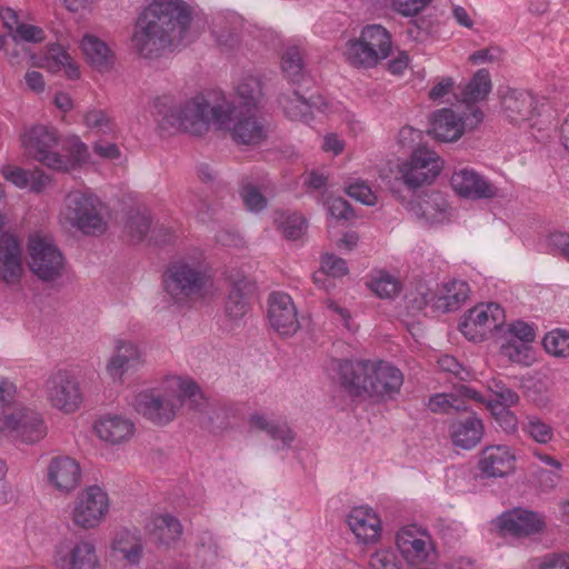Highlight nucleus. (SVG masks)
Returning a JSON list of instances; mask_svg holds the SVG:
<instances>
[{
    "label": "nucleus",
    "instance_id": "nucleus-4",
    "mask_svg": "<svg viewBox=\"0 0 569 569\" xmlns=\"http://www.w3.org/2000/svg\"><path fill=\"white\" fill-rule=\"evenodd\" d=\"M223 106H210L203 97H194L178 104L171 97H158L153 101V114L163 130L184 131L194 136L204 133L210 123H227L221 113Z\"/></svg>",
    "mask_w": 569,
    "mask_h": 569
},
{
    "label": "nucleus",
    "instance_id": "nucleus-53",
    "mask_svg": "<svg viewBox=\"0 0 569 569\" xmlns=\"http://www.w3.org/2000/svg\"><path fill=\"white\" fill-rule=\"evenodd\" d=\"M523 431L536 442L546 445L553 439V429L539 417H528Z\"/></svg>",
    "mask_w": 569,
    "mask_h": 569
},
{
    "label": "nucleus",
    "instance_id": "nucleus-7",
    "mask_svg": "<svg viewBox=\"0 0 569 569\" xmlns=\"http://www.w3.org/2000/svg\"><path fill=\"white\" fill-rule=\"evenodd\" d=\"M459 393L466 399L483 405L505 432L515 433L518 430V419L509 408L517 405L519 397L500 380L488 381L486 393L469 387H461Z\"/></svg>",
    "mask_w": 569,
    "mask_h": 569
},
{
    "label": "nucleus",
    "instance_id": "nucleus-14",
    "mask_svg": "<svg viewBox=\"0 0 569 569\" xmlns=\"http://www.w3.org/2000/svg\"><path fill=\"white\" fill-rule=\"evenodd\" d=\"M443 161L428 148L416 149L410 158L399 164V178L408 188H418L430 183L440 173Z\"/></svg>",
    "mask_w": 569,
    "mask_h": 569
},
{
    "label": "nucleus",
    "instance_id": "nucleus-32",
    "mask_svg": "<svg viewBox=\"0 0 569 569\" xmlns=\"http://www.w3.org/2000/svg\"><path fill=\"white\" fill-rule=\"evenodd\" d=\"M33 66L51 73L63 71L69 80H78L81 76L78 62L60 44H50L41 57H32Z\"/></svg>",
    "mask_w": 569,
    "mask_h": 569
},
{
    "label": "nucleus",
    "instance_id": "nucleus-30",
    "mask_svg": "<svg viewBox=\"0 0 569 569\" xmlns=\"http://www.w3.org/2000/svg\"><path fill=\"white\" fill-rule=\"evenodd\" d=\"M24 273L22 248L18 239L10 233L0 237V281L17 284Z\"/></svg>",
    "mask_w": 569,
    "mask_h": 569
},
{
    "label": "nucleus",
    "instance_id": "nucleus-12",
    "mask_svg": "<svg viewBox=\"0 0 569 569\" xmlns=\"http://www.w3.org/2000/svg\"><path fill=\"white\" fill-rule=\"evenodd\" d=\"M30 270L43 281H54L64 271V258L52 239L32 234L28 241Z\"/></svg>",
    "mask_w": 569,
    "mask_h": 569
},
{
    "label": "nucleus",
    "instance_id": "nucleus-51",
    "mask_svg": "<svg viewBox=\"0 0 569 569\" xmlns=\"http://www.w3.org/2000/svg\"><path fill=\"white\" fill-rule=\"evenodd\" d=\"M543 347L546 351L559 358L569 356V333L561 329L548 332L543 338Z\"/></svg>",
    "mask_w": 569,
    "mask_h": 569
},
{
    "label": "nucleus",
    "instance_id": "nucleus-27",
    "mask_svg": "<svg viewBox=\"0 0 569 569\" xmlns=\"http://www.w3.org/2000/svg\"><path fill=\"white\" fill-rule=\"evenodd\" d=\"M346 522L357 543L366 546L375 545L381 538V518L369 506L353 507L348 512Z\"/></svg>",
    "mask_w": 569,
    "mask_h": 569
},
{
    "label": "nucleus",
    "instance_id": "nucleus-60",
    "mask_svg": "<svg viewBox=\"0 0 569 569\" xmlns=\"http://www.w3.org/2000/svg\"><path fill=\"white\" fill-rule=\"evenodd\" d=\"M508 332L513 340L525 343L532 342L536 337L533 328L523 321H516L511 323Z\"/></svg>",
    "mask_w": 569,
    "mask_h": 569
},
{
    "label": "nucleus",
    "instance_id": "nucleus-23",
    "mask_svg": "<svg viewBox=\"0 0 569 569\" xmlns=\"http://www.w3.org/2000/svg\"><path fill=\"white\" fill-rule=\"evenodd\" d=\"M541 515L521 508H515L500 515L492 526L501 535L527 537L539 533L545 528Z\"/></svg>",
    "mask_w": 569,
    "mask_h": 569
},
{
    "label": "nucleus",
    "instance_id": "nucleus-62",
    "mask_svg": "<svg viewBox=\"0 0 569 569\" xmlns=\"http://www.w3.org/2000/svg\"><path fill=\"white\" fill-rule=\"evenodd\" d=\"M501 58V50L496 47L480 49L470 54L469 60L473 64L493 63Z\"/></svg>",
    "mask_w": 569,
    "mask_h": 569
},
{
    "label": "nucleus",
    "instance_id": "nucleus-19",
    "mask_svg": "<svg viewBox=\"0 0 569 569\" xmlns=\"http://www.w3.org/2000/svg\"><path fill=\"white\" fill-rule=\"evenodd\" d=\"M147 362L144 348L138 341L118 338L112 355L106 363V372L113 381H121L129 370H137Z\"/></svg>",
    "mask_w": 569,
    "mask_h": 569
},
{
    "label": "nucleus",
    "instance_id": "nucleus-10",
    "mask_svg": "<svg viewBox=\"0 0 569 569\" xmlns=\"http://www.w3.org/2000/svg\"><path fill=\"white\" fill-rule=\"evenodd\" d=\"M470 289L466 281L449 280L431 290L425 282H419L407 295L408 301L413 308L421 310L431 306L435 311L447 313L458 310L467 300Z\"/></svg>",
    "mask_w": 569,
    "mask_h": 569
},
{
    "label": "nucleus",
    "instance_id": "nucleus-56",
    "mask_svg": "<svg viewBox=\"0 0 569 569\" xmlns=\"http://www.w3.org/2000/svg\"><path fill=\"white\" fill-rule=\"evenodd\" d=\"M150 217L147 213L137 212L128 219L126 229L130 239L134 242L141 241L150 229Z\"/></svg>",
    "mask_w": 569,
    "mask_h": 569
},
{
    "label": "nucleus",
    "instance_id": "nucleus-43",
    "mask_svg": "<svg viewBox=\"0 0 569 569\" xmlns=\"http://www.w3.org/2000/svg\"><path fill=\"white\" fill-rule=\"evenodd\" d=\"M146 529L161 543H170L181 535L180 522L170 515L153 516L146 526Z\"/></svg>",
    "mask_w": 569,
    "mask_h": 569
},
{
    "label": "nucleus",
    "instance_id": "nucleus-47",
    "mask_svg": "<svg viewBox=\"0 0 569 569\" xmlns=\"http://www.w3.org/2000/svg\"><path fill=\"white\" fill-rule=\"evenodd\" d=\"M274 222L288 239L300 238L306 229V219L298 212L278 211L274 214Z\"/></svg>",
    "mask_w": 569,
    "mask_h": 569
},
{
    "label": "nucleus",
    "instance_id": "nucleus-18",
    "mask_svg": "<svg viewBox=\"0 0 569 569\" xmlns=\"http://www.w3.org/2000/svg\"><path fill=\"white\" fill-rule=\"evenodd\" d=\"M221 113L227 123H219L218 128L230 131L237 143L258 144L266 139L267 129L253 111L238 110L237 107L226 104Z\"/></svg>",
    "mask_w": 569,
    "mask_h": 569
},
{
    "label": "nucleus",
    "instance_id": "nucleus-50",
    "mask_svg": "<svg viewBox=\"0 0 569 569\" xmlns=\"http://www.w3.org/2000/svg\"><path fill=\"white\" fill-rule=\"evenodd\" d=\"M500 352L510 361L522 366H530L533 361V355L529 343L516 341L513 339L503 343L500 348Z\"/></svg>",
    "mask_w": 569,
    "mask_h": 569
},
{
    "label": "nucleus",
    "instance_id": "nucleus-3",
    "mask_svg": "<svg viewBox=\"0 0 569 569\" xmlns=\"http://www.w3.org/2000/svg\"><path fill=\"white\" fill-rule=\"evenodd\" d=\"M330 370L353 396L393 399L403 383L402 372L386 361L331 360Z\"/></svg>",
    "mask_w": 569,
    "mask_h": 569
},
{
    "label": "nucleus",
    "instance_id": "nucleus-59",
    "mask_svg": "<svg viewBox=\"0 0 569 569\" xmlns=\"http://www.w3.org/2000/svg\"><path fill=\"white\" fill-rule=\"evenodd\" d=\"M12 39L14 41L39 43L46 39V34L44 31L37 26L22 23L18 27V30L12 33Z\"/></svg>",
    "mask_w": 569,
    "mask_h": 569
},
{
    "label": "nucleus",
    "instance_id": "nucleus-9",
    "mask_svg": "<svg viewBox=\"0 0 569 569\" xmlns=\"http://www.w3.org/2000/svg\"><path fill=\"white\" fill-rule=\"evenodd\" d=\"M208 281V266L203 253L196 251L174 262L166 280L168 293L177 301L199 295Z\"/></svg>",
    "mask_w": 569,
    "mask_h": 569
},
{
    "label": "nucleus",
    "instance_id": "nucleus-29",
    "mask_svg": "<svg viewBox=\"0 0 569 569\" xmlns=\"http://www.w3.org/2000/svg\"><path fill=\"white\" fill-rule=\"evenodd\" d=\"M97 437L111 446H119L132 439L136 425L131 418L122 413H104L93 425Z\"/></svg>",
    "mask_w": 569,
    "mask_h": 569
},
{
    "label": "nucleus",
    "instance_id": "nucleus-38",
    "mask_svg": "<svg viewBox=\"0 0 569 569\" xmlns=\"http://www.w3.org/2000/svg\"><path fill=\"white\" fill-rule=\"evenodd\" d=\"M62 153L58 152L59 163L53 170L69 172L87 164L90 160L88 146L78 136H68L60 140Z\"/></svg>",
    "mask_w": 569,
    "mask_h": 569
},
{
    "label": "nucleus",
    "instance_id": "nucleus-13",
    "mask_svg": "<svg viewBox=\"0 0 569 569\" xmlns=\"http://www.w3.org/2000/svg\"><path fill=\"white\" fill-rule=\"evenodd\" d=\"M21 147L26 154L53 170L59 163L57 148L60 144L58 131L44 124H36L27 129L20 138Z\"/></svg>",
    "mask_w": 569,
    "mask_h": 569
},
{
    "label": "nucleus",
    "instance_id": "nucleus-16",
    "mask_svg": "<svg viewBox=\"0 0 569 569\" xmlns=\"http://www.w3.org/2000/svg\"><path fill=\"white\" fill-rule=\"evenodd\" d=\"M397 550L410 565H421L432 559L435 543L428 530L417 525H407L396 532Z\"/></svg>",
    "mask_w": 569,
    "mask_h": 569
},
{
    "label": "nucleus",
    "instance_id": "nucleus-48",
    "mask_svg": "<svg viewBox=\"0 0 569 569\" xmlns=\"http://www.w3.org/2000/svg\"><path fill=\"white\" fill-rule=\"evenodd\" d=\"M349 272L347 262L332 253L323 254L321 259L320 270L313 274L315 282L327 289L328 287L322 281L325 276L332 278H341Z\"/></svg>",
    "mask_w": 569,
    "mask_h": 569
},
{
    "label": "nucleus",
    "instance_id": "nucleus-35",
    "mask_svg": "<svg viewBox=\"0 0 569 569\" xmlns=\"http://www.w3.org/2000/svg\"><path fill=\"white\" fill-rule=\"evenodd\" d=\"M79 47L87 63L99 72H107L113 67L114 53L107 42L99 37L84 33Z\"/></svg>",
    "mask_w": 569,
    "mask_h": 569
},
{
    "label": "nucleus",
    "instance_id": "nucleus-44",
    "mask_svg": "<svg viewBox=\"0 0 569 569\" xmlns=\"http://www.w3.org/2000/svg\"><path fill=\"white\" fill-rule=\"evenodd\" d=\"M490 73L486 69L478 70L461 92V99L466 103L482 101L491 91Z\"/></svg>",
    "mask_w": 569,
    "mask_h": 569
},
{
    "label": "nucleus",
    "instance_id": "nucleus-22",
    "mask_svg": "<svg viewBox=\"0 0 569 569\" xmlns=\"http://www.w3.org/2000/svg\"><path fill=\"white\" fill-rule=\"evenodd\" d=\"M482 121V112L475 110L470 116L462 117L452 109L443 108L432 116L430 133L442 142L460 139L467 128H473Z\"/></svg>",
    "mask_w": 569,
    "mask_h": 569
},
{
    "label": "nucleus",
    "instance_id": "nucleus-63",
    "mask_svg": "<svg viewBox=\"0 0 569 569\" xmlns=\"http://www.w3.org/2000/svg\"><path fill=\"white\" fill-rule=\"evenodd\" d=\"M92 148L97 156L107 160H117L121 157L120 148L112 142L97 141Z\"/></svg>",
    "mask_w": 569,
    "mask_h": 569
},
{
    "label": "nucleus",
    "instance_id": "nucleus-15",
    "mask_svg": "<svg viewBox=\"0 0 569 569\" xmlns=\"http://www.w3.org/2000/svg\"><path fill=\"white\" fill-rule=\"evenodd\" d=\"M503 321L505 311L498 303H479L465 313L459 329L468 340L482 341Z\"/></svg>",
    "mask_w": 569,
    "mask_h": 569
},
{
    "label": "nucleus",
    "instance_id": "nucleus-45",
    "mask_svg": "<svg viewBox=\"0 0 569 569\" xmlns=\"http://www.w3.org/2000/svg\"><path fill=\"white\" fill-rule=\"evenodd\" d=\"M281 69L287 79L292 83H299L306 76L303 54L300 48L288 47L281 57Z\"/></svg>",
    "mask_w": 569,
    "mask_h": 569
},
{
    "label": "nucleus",
    "instance_id": "nucleus-49",
    "mask_svg": "<svg viewBox=\"0 0 569 569\" xmlns=\"http://www.w3.org/2000/svg\"><path fill=\"white\" fill-rule=\"evenodd\" d=\"M368 569H403L402 561L391 547L376 549L368 559Z\"/></svg>",
    "mask_w": 569,
    "mask_h": 569
},
{
    "label": "nucleus",
    "instance_id": "nucleus-41",
    "mask_svg": "<svg viewBox=\"0 0 569 569\" xmlns=\"http://www.w3.org/2000/svg\"><path fill=\"white\" fill-rule=\"evenodd\" d=\"M252 428L266 432L273 441L279 442L282 448L290 447L295 440V432L288 423L269 418L261 412H254L249 418Z\"/></svg>",
    "mask_w": 569,
    "mask_h": 569
},
{
    "label": "nucleus",
    "instance_id": "nucleus-21",
    "mask_svg": "<svg viewBox=\"0 0 569 569\" xmlns=\"http://www.w3.org/2000/svg\"><path fill=\"white\" fill-rule=\"evenodd\" d=\"M46 398L50 405L63 412H74L82 402L78 380L67 371L53 373L46 382Z\"/></svg>",
    "mask_w": 569,
    "mask_h": 569
},
{
    "label": "nucleus",
    "instance_id": "nucleus-39",
    "mask_svg": "<svg viewBox=\"0 0 569 569\" xmlns=\"http://www.w3.org/2000/svg\"><path fill=\"white\" fill-rule=\"evenodd\" d=\"M112 555L130 565L139 563L143 553V543L137 529L121 528L111 541Z\"/></svg>",
    "mask_w": 569,
    "mask_h": 569
},
{
    "label": "nucleus",
    "instance_id": "nucleus-26",
    "mask_svg": "<svg viewBox=\"0 0 569 569\" xmlns=\"http://www.w3.org/2000/svg\"><path fill=\"white\" fill-rule=\"evenodd\" d=\"M81 475L80 463L69 456L52 457L46 470L48 485L63 495H68L79 487Z\"/></svg>",
    "mask_w": 569,
    "mask_h": 569
},
{
    "label": "nucleus",
    "instance_id": "nucleus-40",
    "mask_svg": "<svg viewBox=\"0 0 569 569\" xmlns=\"http://www.w3.org/2000/svg\"><path fill=\"white\" fill-rule=\"evenodd\" d=\"M262 101L261 82L258 78L247 76L241 78L234 87L232 100L224 101L221 106L229 104L231 108L237 107L238 110L253 111Z\"/></svg>",
    "mask_w": 569,
    "mask_h": 569
},
{
    "label": "nucleus",
    "instance_id": "nucleus-8",
    "mask_svg": "<svg viewBox=\"0 0 569 569\" xmlns=\"http://www.w3.org/2000/svg\"><path fill=\"white\" fill-rule=\"evenodd\" d=\"M392 49L390 32L381 24L366 26L359 38L349 40L345 57L355 67L372 68L387 59Z\"/></svg>",
    "mask_w": 569,
    "mask_h": 569
},
{
    "label": "nucleus",
    "instance_id": "nucleus-24",
    "mask_svg": "<svg viewBox=\"0 0 569 569\" xmlns=\"http://www.w3.org/2000/svg\"><path fill=\"white\" fill-rule=\"evenodd\" d=\"M450 186L459 197L469 200L492 199L499 193L491 181L471 168L455 170Z\"/></svg>",
    "mask_w": 569,
    "mask_h": 569
},
{
    "label": "nucleus",
    "instance_id": "nucleus-5",
    "mask_svg": "<svg viewBox=\"0 0 569 569\" xmlns=\"http://www.w3.org/2000/svg\"><path fill=\"white\" fill-rule=\"evenodd\" d=\"M59 223L64 228L77 229L83 234L100 236L108 229L107 207L91 192L71 191L63 200Z\"/></svg>",
    "mask_w": 569,
    "mask_h": 569
},
{
    "label": "nucleus",
    "instance_id": "nucleus-31",
    "mask_svg": "<svg viewBox=\"0 0 569 569\" xmlns=\"http://www.w3.org/2000/svg\"><path fill=\"white\" fill-rule=\"evenodd\" d=\"M412 214L423 224L443 223L449 219V206L440 192H430L417 197L410 208Z\"/></svg>",
    "mask_w": 569,
    "mask_h": 569
},
{
    "label": "nucleus",
    "instance_id": "nucleus-36",
    "mask_svg": "<svg viewBox=\"0 0 569 569\" xmlns=\"http://www.w3.org/2000/svg\"><path fill=\"white\" fill-rule=\"evenodd\" d=\"M501 106L509 122L520 124L532 117L536 101L529 92L508 89L502 94Z\"/></svg>",
    "mask_w": 569,
    "mask_h": 569
},
{
    "label": "nucleus",
    "instance_id": "nucleus-20",
    "mask_svg": "<svg viewBox=\"0 0 569 569\" xmlns=\"http://www.w3.org/2000/svg\"><path fill=\"white\" fill-rule=\"evenodd\" d=\"M98 563L96 546L91 540L63 539L54 548L53 565L58 569H96Z\"/></svg>",
    "mask_w": 569,
    "mask_h": 569
},
{
    "label": "nucleus",
    "instance_id": "nucleus-17",
    "mask_svg": "<svg viewBox=\"0 0 569 569\" xmlns=\"http://www.w3.org/2000/svg\"><path fill=\"white\" fill-rule=\"evenodd\" d=\"M110 501L107 492L98 486L84 489L77 498L72 520L83 529L98 527L107 517Z\"/></svg>",
    "mask_w": 569,
    "mask_h": 569
},
{
    "label": "nucleus",
    "instance_id": "nucleus-11",
    "mask_svg": "<svg viewBox=\"0 0 569 569\" xmlns=\"http://www.w3.org/2000/svg\"><path fill=\"white\" fill-rule=\"evenodd\" d=\"M279 103L286 116L291 120L309 122L313 119V110L316 109L329 117L337 116L339 119L350 124L352 130L357 129L356 126L360 128L359 122L355 120L352 113L345 110L340 103L328 101L322 97H317L312 101H308L297 91H292L291 93H283L279 99Z\"/></svg>",
    "mask_w": 569,
    "mask_h": 569
},
{
    "label": "nucleus",
    "instance_id": "nucleus-64",
    "mask_svg": "<svg viewBox=\"0 0 569 569\" xmlns=\"http://www.w3.org/2000/svg\"><path fill=\"white\" fill-rule=\"evenodd\" d=\"M538 481L540 483V486L545 489V490H552L555 489L560 479H561V470H545V469H541L538 471Z\"/></svg>",
    "mask_w": 569,
    "mask_h": 569
},
{
    "label": "nucleus",
    "instance_id": "nucleus-2",
    "mask_svg": "<svg viewBox=\"0 0 569 569\" xmlns=\"http://www.w3.org/2000/svg\"><path fill=\"white\" fill-rule=\"evenodd\" d=\"M202 400V391L191 377L167 375L159 386L137 392L131 405L150 422L166 426L176 419L186 402L198 409Z\"/></svg>",
    "mask_w": 569,
    "mask_h": 569
},
{
    "label": "nucleus",
    "instance_id": "nucleus-25",
    "mask_svg": "<svg viewBox=\"0 0 569 569\" xmlns=\"http://www.w3.org/2000/svg\"><path fill=\"white\" fill-rule=\"evenodd\" d=\"M516 451L507 445L485 447L478 458L477 468L483 478H505L516 470Z\"/></svg>",
    "mask_w": 569,
    "mask_h": 569
},
{
    "label": "nucleus",
    "instance_id": "nucleus-34",
    "mask_svg": "<svg viewBox=\"0 0 569 569\" xmlns=\"http://www.w3.org/2000/svg\"><path fill=\"white\" fill-rule=\"evenodd\" d=\"M1 176L19 189H29L34 193L42 192L51 182L48 176L41 169H23L11 164L0 167Z\"/></svg>",
    "mask_w": 569,
    "mask_h": 569
},
{
    "label": "nucleus",
    "instance_id": "nucleus-54",
    "mask_svg": "<svg viewBox=\"0 0 569 569\" xmlns=\"http://www.w3.org/2000/svg\"><path fill=\"white\" fill-rule=\"evenodd\" d=\"M428 408L436 413H449L451 410L461 411L467 407L453 393H437L430 397Z\"/></svg>",
    "mask_w": 569,
    "mask_h": 569
},
{
    "label": "nucleus",
    "instance_id": "nucleus-55",
    "mask_svg": "<svg viewBox=\"0 0 569 569\" xmlns=\"http://www.w3.org/2000/svg\"><path fill=\"white\" fill-rule=\"evenodd\" d=\"M433 0H390L392 11L403 18H413L429 7Z\"/></svg>",
    "mask_w": 569,
    "mask_h": 569
},
{
    "label": "nucleus",
    "instance_id": "nucleus-58",
    "mask_svg": "<svg viewBox=\"0 0 569 569\" xmlns=\"http://www.w3.org/2000/svg\"><path fill=\"white\" fill-rule=\"evenodd\" d=\"M241 197L244 206L250 211H260L266 208V197L252 184L242 188Z\"/></svg>",
    "mask_w": 569,
    "mask_h": 569
},
{
    "label": "nucleus",
    "instance_id": "nucleus-52",
    "mask_svg": "<svg viewBox=\"0 0 569 569\" xmlns=\"http://www.w3.org/2000/svg\"><path fill=\"white\" fill-rule=\"evenodd\" d=\"M346 193L366 206H375L377 203V194L371 187L361 179H350L345 184Z\"/></svg>",
    "mask_w": 569,
    "mask_h": 569
},
{
    "label": "nucleus",
    "instance_id": "nucleus-28",
    "mask_svg": "<svg viewBox=\"0 0 569 569\" xmlns=\"http://www.w3.org/2000/svg\"><path fill=\"white\" fill-rule=\"evenodd\" d=\"M268 305V320L271 328L279 336H293L300 325L291 297L284 292H272L269 296Z\"/></svg>",
    "mask_w": 569,
    "mask_h": 569
},
{
    "label": "nucleus",
    "instance_id": "nucleus-37",
    "mask_svg": "<svg viewBox=\"0 0 569 569\" xmlns=\"http://www.w3.org/2000/svg\"><path fill=\"white\" fill-rule=\"evenodd\" d=\"M483 433L482 420L475 415L453 421L449 428L452 445L463 450L475 448L481 441Z\"/></svg>",
    "mask_w": 569,
    "mask_h": 569
},
{
    "label": "nucleus",
    "instance_id": "nucleus-42",
    "mask_svg": "<svg viewBox=\"0 0 569 569\" xmlns=\"http://www.w3.org/2000/svg\"><path fill=\"white\" fill-rule=\"evenodd\" d=\"M366 284L380 299H392L402 288L399 278L385 269L373 270L368 276Z\"/></svg>",
    "mask_w": 569,
    "mask_h": 569
},
{
    "label": "nucleus",
    "instance_id": "nucleus-1",
    "mask_svg": "<svg viewBox=\"0 0 569 569\" xmlns=\"http://www.w3.org/2000/svg\"><path fill=\"white\" fill-rule=\"evenodd\" d=\"M191 14L183 0H152L133 24L130 50L140 59H159L188 40Z\"/></svg>",
    "mask_w": 569,
    "mask_h": 569
},
{
    "label": "nucleus",
    "instance_id": "nucleus-61",
    "mask_svg": "<svg viewBox=\"0 0 569 569\" xmlns=\"http://www.w3.org/2000/svg\"><path fill=\"white\" fill-rule=\"evenodd\" d=\"M536 569H569V555H547L538 560Z\"/></svg>",
    "mask_w": 569,
    "mask_h": 569
},
{
    "label": "nucleus",
    "instance_id": "nucleus-57",
    "mask_svg": "<svg viewBox=\"0 0 569 569\" xmlns=\"http://www.w3.org/2000/svg\"><path fill=\"white\" fill-rule=\"evenodd\" d=\"M328 213L337 220H349L353 217V211L348 203L341 197L329 196L323 202Z\"/></svg>",
    "mask_w": 569,
    "mask_h": 569
},
{
    "label": "nucleus",
    "instance_id": "nucleus-6",
    "mask_svg": "<svg viewBox=\"0 0 569 569\" xmlns=\"http://www.w3.org/2000/svg\"><path fill=\"white\" fill-rule=\"evenodd\" d=\"M48 432L42 415L27 406L9 407L0 411V439L14 443L34 445Z\"/></svg>",
    "mask_w": 569,
    "mask_h": 569
},
{
    "label": "nucleus",
    "instance_id": "nucleus-46",
    "mask_svg": "<svg viewBox=\"0 0 569 569\" xmlns=\"http://www.w3.org/2000/svg\"><path fill=\"white\" fill-rule=\"evenodd\" d=\"M84 126L96 132L116 137L119 129L114 119L102 109L90 108L82 117Z\"/></svg>",
    "mask_w": 569,
    "mask_h": 569
},
{
    "label": "nucleus",
    "instance_id": "nucleus-33",
    "mask_svg": "<svg viewBox=\"0 0 569 569\" xmlns=\"http://www.w3.org/2000/svg\"><path fill=\"white\" fill-rule=\"evenodd\" d=\"M231 290L226 302V312L231 319H240L248 311V297L253 291V282L240 270L228 274Z\"/></svg>",
    "mask_w": 569,
    "mask_h": 569
}]
</instances>
